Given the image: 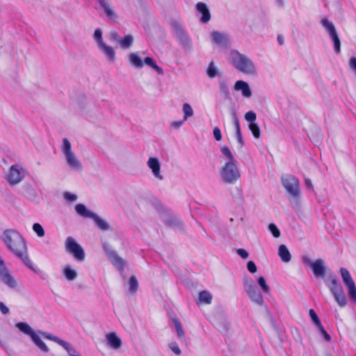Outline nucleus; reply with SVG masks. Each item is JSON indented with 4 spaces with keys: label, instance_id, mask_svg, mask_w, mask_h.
Wrapping results in <instances>:
<instances>
[{
    "label": "nucleus",
    "instance_id": "obj_9",
    "mask_svg": "<svg viewBox=\"0 0 356 356\" xmlns=\"http://www.w3.org/2000/svg\"><path fill=\"white\" fill-rule=\"evenodd\" d=\"M342 280L348 287V294L350 299L356 302V286L349 271L344 268L340 269Z\"/></svg>",
    "mask_w": 356,
    "mask_h": 356
},
{
    "label": "nucleus",
    "instance_id": "obj_29",
    "mask_svg": "<svg viewBox=\"0 0 356 356\" xmlns=\"http://www.w3.org/2000/svg\"><path fill=\"white\" fill-rule=\"evenodd\" d=\"M64 275L67 280H74L77 277L76 272L70 266L65 267L63 270Z\"/></svg>",
    "mask_w": 356,
    "mask_h": 356
},
{
    "label": "nucleus",
    "instance_id": "obj_10",
    "mask_svg": "<svg viewBox=\"0 0 356 356\" xmlns=\"http://www.w3.org/2000/svg\"><path fill=\"white\" fill-rule=\"evenodd\" d=\"M24 170L17 165H12L8 175V180L11 185L19 183L24 178Z\"/></svg>",
    "mask_w": 356,
    "mask_h": 356
},
{
    "label": "nucleus",
    "instance_id": "obj_5",
    "mask_svg": "<svg viewBox=\"0 0 356 356\" xmlns=\"http://www.w3.org/2000/svg\"><path fill=\"white\" fill-rule=\"evenodd\" d=\"M224 180L227 183L233 184L240 178V172L234 162H227L221 172Z\"/></svg>",
    "mask_w": 356,
    "mask_h": 356
},
{
    "label": "nucleus",
    "instance_id": "obj_15",
    "mask_svg": "<svg viewBox=\"0 0 356 356\" xmlns=\"http://www.w3.org/2000/svg\"><path fill=\"white\" fill-rule=\"evenodd\" d=\"M314 274L316 277H323L325 275V268L323 261L318 259L311 264Z\"/></svg>",
    "mask_w": 356,
    "mask_h": 356
},
{
    "label": "nucleus",
    "instance_id": "obj_30",
    "mask_svg": "<svg viewBox=\"0 0 356 356\" xmlns=\"http://www.w3.org/2000/svg\"><path fill=\"white\" fill-rule=\"evenodd\" d=\"M71 356H78L76 350L67 342L62 340L60 344Z\"/></svg>",
    "mask_w": 356,
    "mask_h": 356
},
{
    "label": "nucleus",
    "instance_id": "obj_52",
    "mask_svg": "<svg viewBox=\"0 0 356 356\" xmlns=\"http://www.w3.org/2000/svg\"><path fill=\"white\" fill-rule=\"evenodd\" d=\"M170 348L172 350V351L175 353L176 355H180L181 354V350L179 348L178 345L176 343H172L170 345Z\"/></svg>",
    "mask_w": 356,
    "mask_h": 356
},
{
    "label": "nucleus",
    "instance_id": "obj_42",
    "mask_svg": "<svg viewBox=\"0 0 356 356\" xmlns=\"http://www.w3.org/2000/svg\"><path fill=\"white\" fill-rule=\"evenodd\" d=\"M207 75L210 78H213L217 75V70L214 66L213 63H211L207 70Z\"/></svg>",
    "mask_w": 356,
    "mask_h": 356
},
{
    "label": "nucleus",
    "instance_id": "obj_33",
    "mask_svg": "<svg viewBox=\"0 0 356 356\" xmlns=\"http://www.w3.org/2000/svg\"><path fill=\"white\" fill-rule=\"evenodd\" d=\"M129 291L132 293H136L138 287V283L136 277L134 275L130 277L129 280Z\"/></svg>",
    "mask_w": 356,
    "mask_h": 356
},
{
    "label": "nucleus",
    "instance_id": "obj_40",
    "mask_svg": "<svg viewBox=\"0 0 356 356\" xmlns=\"http://www.w3.org/2000/svg\"><path fill=\"white\" fill-rule=\"evenodd\" d=\"M232 121L235 129L236 134H237V133L241 132L240 122L235 112L232 113Z\"/></svg>",
    "mask_w": 356,
    "mask_h": 356
},
{
    "label": "nucleus",
    "instance_id": "obj_4",
    "mask_svg": "<svg viewBox=\"0 0 356 356\" xmlns=\"http://www.w3.org/2000/svg\"><path fill=\"white\" fill-rule=\"evenodd\" d=\"M328 287L337 303L341 307H344L347 303L346 295L336 276L331 277L330 284L328 285Z\"/></svg>",
    "mask_w": 356,
    "mask_h": 356
},
{
    "label": "nucleus",
    "instance_id": "obj_39",
    "mask_svg": "<svg viewBox=\"0 0 356 356\" xmlns=\"http://www.w3.org/2000/svg\"><path fill=\"white\" fill-rule=\"evenodd\" d=\"M309 314L311 319L312 320V321L316 326L321 325V321H320L319 318L318 317V315L316 314V313L315 312V311L313 309H309Z\"/></svg>",
    "mask_w": 356,
    "mask_h": 356
},
{
    "label": "nucleus",
    "instance_id": "obj_7",
    "mask_svg": "<svg viewBox=\"0 0 356 356\" xmlns=\"http://www.w3.org/2000/svg\"><path fill=\"white\" fill-rule=\"evenodd\" d=\"M67 252L72 254L76 261H83L85 253L83 248L72 237H67L65 242Z\"/></svg>",
    "mask_w": 356,
    "mask_h": 356
},
{
    "label": "nucleus",
    "instance_id": "obj_3",
    "mask_svg": "<svg viewBox=\"0 0 356 356\" xmlns=\"http://www.w3.org/2000/svg\"><path fill=\"white\" fill-rule=\"evenodd\" d=\"M232 63L235 68L245 74H254L255 68L252 60L236 50L231 51Z\"/></svg>",
    "mask_w": 356,
    "mask_h": 356
},
{
    "label": "nucleus",
    "instance_id": "obj_8",
    "mask_svg": "<svg viewBox=\"0 0 356 356\" xmlns=\"http://www.w3.org/2000/svg\"><path fill=\"white\" fill-rule=\"evenodd\" d=\"M321 23L328 31L330 36L333 41L335 51L337 53H339L341 51V42L334 24L329 22L326 17L323 18Z\"/></svg>",
    "mask_w": 356,
    "mask_h": 356
},
{
    "label": "nucleus",
    "instance_id": "obj_22",
    "mask_svg": "<svg viewBox=\"0 0 356 356\" xmlns=\"http://www.w3.org/2000/svg\"><path fill=\"white\" fill-rule=\"evenodd\" d=\"M99 4L103 8L106 15L110 18L115 17V13L112 10L108 0H97Z\"/></svg>",
    "mask_w": 356,
    "mask_h": 356
},
{
    "label": "nucleus",
    "instance_id": "obj_54",
    "mask_svg": "<svg viewBox=\"0 0 356 356\" xmlns=\"http://www.w3.org/2000/svg\"><path fill=\"white\" fill-rule=\"evenodd\" d=\"M349 66L356 72V57L353 56L349 60Z\"/></svg>",
    "mask_w": 356,
    "mask_h": 356
},
{
    "label": "nucleus",
    "instance_id": "obj_23",
    "mask_svg": "<svg viewBox=\"0 0 356 356\" xmlns=\"http://www.w3.org/2000/svg\"><path fill=\"white\" fill-rule=\"evenodd\" d=\"M16 327L25 334L29 335L31 338L35 333L31 326L26 323L20 322L16 324Z\"/></svg>",
    "mask_w": 356,
    "mask_h": 356
},
{
    "label": "nucleus",
    "instance_id": "obj_45",
    "mask_svg": "<svg viewBox=\"0 0 356 356\" xmlns=\"http://www.w3.org/2000/svg\"><path fill=\"white\" fill-rule=\"evenodd\" d=\"M221 151L225 156H226L229 160L232 161L231 162H232L234 160V158L228 147H222L221 148Z\"/></svg>",
    "mask_w": 356,
    "mask_h": 356
},
{
    "label": "nucleus",
    "instance_id": "obj_43",
    "mask_svg": "<svg viewBox=\"0 0 356 356\" xmlns=\"http://www.w3.org/2000/svg\"><path fill=\"white\" fill-rule=\"evenodd\" d=\"M63 152L64 154L65 155L67 154L72 152V149H71L70 142L67 138H64L63 140Z\"/></svg>",
    "mask_w": 356,
    "mask_h": 356
},
{
    "label": "nucleus",
    "instance_id": "obj_51",
    "mask_svg": "<svg viewBox=\"0 0 356 356\" xmlns=\"http://www.w3.org/2000/svg\"><path fill=\"white\" fill-rule=\"evenodd\" d=\"M43 336L44 337V338L54 341L58 343V344H60V341H62V339H59L58 337H56L48 333H43Z\"/></svg>",
    "mask_w": 356,
    "mask_h": 356
},
{
    "label": "nucleus",
    "instance_id": "obj_24",
    "mask_svg": "<svg viewBox=\"0 0 356 356\" xmlns=\"http://www.w3.org/2000/svg\"><path fill=\"white\" fill-rule=\"evenodd\" d=\"M129 60L135 67L141 68L143 66L141 58L136 53H131L129 54Z\"/></svg>",
    "mask_w": 356,
    "mask_h": 356
},
{
    "label": "nucleus",
    "instance_id": "obj_1",
    "mask_svg": "<svg viewBox=\"0 0 356 356\" xmlns=\"http://www.w3.org/2000/svg\"><path fill=\"white\" fill-rule=\"evenodd\" d=\"M2 239L7 247L18 257H19L25 265L33 270V268L31 260L26 254V245L22 236L14 229H7L4 232Z\"/></svg>",
    "mask_w": 356,
    "mask_h": 356
},
{
    "label": "nucleus",
    "instance_id": "obj_57",
    "mask_svg": "<svg viewBox=\"0 0 356 356\" xmlns=\"http://www.w3.org/2000/svg\"><path fill=\"white\" fill-rule=\"evenodd\" d=\"M236 139H237L238 143L240 144L241 147H242L244 145V143L243 140L241 132L237 133V134H236Z\"/></svg>",
    "mask_w": 356,
    "mask_h": 356
},
{
    "label": "nucleus",
    "instance_id": "obj_34",
    "mask_svg": "<svg viewBox=\"0 0 356 356\" xmlns=\"http://www.w3.org/2000/svg\"><path fill=\"white\" fill-rule=\"evenodd\" d=\"M173 323L179 338L182 339L184 337L185 333L182 328V325L178 318L173 320Z\"/></svg>",
    "mask_w": 356,
    "mask_h": 356
},
{
    "label": "nucleus",
    "instance_id": "obj_18",
    "mask_svg": "<svg viewBox=\"0 0 356 356\" xmlns=\"http://www.w3.org/2000/svg\"><path fill=\"white\" fill-rule=\"evenodd\" d=\"M75 210L79 215H80L84 218H91L92 217V216L95 214L92 211L88 210L86 209V207H85V205L83 204H77L75 206Z\"/></svg>",
    "mask_w": 356,
    "mask_h": 356
},
{
    "label": "nucleus",
    "instance_id": "obj_48",
    "mask_svg": "<svg viewBox=\"0 0 356 356\" xmlns=\"http://www.w3.org/2000/svg\"><path fill=\"white\" fill-rule=\"evenodd\" d=\"M102 33L100 29H96L94 33V38L95 40L98 42L99 47L100 46L101 42H103L102 40Z\"/></svg>",
    "mask_w": 356,
    "mask_h": 356
},
{
    "label": "nucleus",
    "instance_id": "obj_16",
    "mask_svg": "<svg viewBox=\"0 0 356 356\" xmlns=\"http://www.w3.org/2000/svg\"><path fill=\"white\" fill-rule=\"evenodd\" d=\"M234 89L236 90H241L243 95L245 97H249L252 95L248 84L243 81H237L235 83Z\"/></svg>",
    "mask_w": 356,
    "mask_h": 356
},
{
    "label": "nucleus",
    "instance_id": "obj_41",
    "mask_svg": "<svg viewBox=\"0 0 356 356\" xmlns=\"http://www.w3.org/2000/svg\"><path fill=\"white\" fill-rule=\"evenodd\" d=\"M268 229L270 231L272 235L275 238H278L280 236V232L278 227L274 223H270L268 225Z\"/></svg>",
    "mask_w": 356,
    "mask_h": 356
},
{
    "label": "nucleus",
    "instance_id": "obj_36",
    "mask_svg": "<svg viewBox=\"0 0 356 356\" xmlns=\"http://www.w3.org/2000/svg\"><path fill=\"white\" fill-rule=\"evenodd\" d=\"M257 282L264 293H270V288L268 285L266 284V282L264 277L260 276L257 280Z\"/></svg>",
    "mask_w": 356,
    "mask_h": 356
},
{
    "label": "nucleus",
    "instance_id": "obj_28",
    "mask_svg": "<svg viewBox=\"0 0 356 356\" xmlns=\"http://www.w3.org/2000/svg\"><path fill=\"white\" fill-rule=\"evenodd\" d=\"M144 63L154 69L159 74H163V70L156 65L152 58L148 56L145 58Z\"/></svg>",
    "mask_w": 356,
    "mask_h": 356
},
{
    "label": "nucleus",
    "instance_id": "obj_44",
    "mask_svg": "<svg viewBox=\"0 0 356 356\" xmlns=\"http://www.w3.org/2000/svg\"><path fill=\"white\" fill-rule=\"evenodd\" d=\"M257 115L256 113L253 111H248L245 115V119L250 122V123H254V121L256 120Z\"/></svg>",
    "mask_w": 356,
    "mask_h": 356
},
{
    "label": "nucleus",
    "instance_id": "obj_55",
    "mask_svg": "<svg viewBox=\"0 0 356 356\" xmlns=\"http://www.w3.org/2000/svg\"><path fill=\"white\" fill-rule=\"evenodd\" d=\"M110 39L112 41H116V42H120V41L119 35H118V33L116 31H112L111 33V34H110Z\"/></svg>",
    "mask_w": 356,
    "mask_h": 356
},
{
    "label": "nucleus",
    "instance_id": "obj_50",
    "mask_svg": "<svg viewBox=\"0 0 356 356\" xmlns=\"http://www.w3.org/2000/svg\"><path fill=\"white\" fill-rule=\"evenodd\" d=\"M64 197L69 202H74L77 199V196L76 195L68 192L64 193Z\"/></svg>",
    "mask_w": 356,
    "mask_h": 356
},
{
    "label": "nucleus",
    "instance_id": "obj_6",
    "mask_svg": "<svg viewBox=\"0 0 356 356\" xmlns=\"http://www.w3.org/2000/svg\"><path fill=\"white\" fill-rule=\"evenodd\" d=\"M282 184L286 191L293 197H298L300 195L299 181L293 175H286L282 178Z\"/></svg>",
    "mask_w": 356,
    "mask_h": 356
},
{
    "label": "nucleus",
    "instance_id": "obj_49",
    "mask_svg": "<svg viewBox=\"0 0 356 356\" xmlns=\"http://www.w3.org/2000/svg\"><path fill=\"white\" fill-rule=\"evenodd\" d=\"M213 133L214 138L217 141H220L222 139L221 131L218 127H214Z\"/></svg>",
    "mask_w": 356,
    "mask_h": 356
},
{
    "label": "nucleus",
    "instance_id": "obj_11",
    "mask_svg": "<svg viewBox=\"0 0 356 356\" xmlns=\"http://www.w3.org/2000/svg\"><path fill=\"white\" fill-rule=\"evenodd\" d=\"M247 293L252 301L259 305H262L264 304L262 295L254 285H250L248 286Z\"/></svg>",
    "mask_w": 356,
    "mask_h": 356
},
{
    "label": "nucleus",
    "instance_id": "obj_32",
    "mask_svg": "<svg viewBox=\"0 0 356 356\" xmlns=\"http://www.w3.org/2000/svg\"><path fill=\"white\" fill-rule=\"evenodd\" d=\"M113 264L120 270H123L125 265L124 260L118 255L113 257Z\"/></svg>",
    "mask_w": 356,
    "mask_h": 356
},
{
    "label": "nucleus",
    "instance_id": "obj_35",
    "mask_svg": "<svg viewBox=\"0 0 356 356\" xmlns=\"http://www.w3.org/2000/svg\"><path fill=\"white\" fill-rule=\"evenodd\" d=\"M183 111L184 113V120H186L189 117L193 115V110L191 105L188 103H184L183 105Z\"/></svg>",
    "mask_w": 356,
    "mask_h": 356
},
{
    "label": "nucleus",
    "instance_id": "obj_26",
    "mask_svg": "<svg viewBox=\"0 0 356 356\" xmlns=\"http://www.w3.org/2000/svg\"><path fill=\"white\" fill-rule=\"evenodd\" d=\"M91 218L93 219L95 224L100 229L105 231L109 229V225L97 214L95 213Z\"/></svg>",
    "mask_w": 356,
    "mask_h": 356
},
{
    "label": "nucleus",
    "instance_id": "obj_2",
    "mask_svg": "<svg viewBox=\"0 0 356 356\" xmlns=\"http://www.w3.org/2000/svg\"><path fill=\"white\" fill-rule=\"evenodd\" d=\"M2 239L7 247L18 257H19L25 265L33 270V268L31 260L26 254V245L22 236L14 229H7L4 232Z\"/></svg>",
    "mask_w": 356,
    "mask_h": 356
},
{
    "label": "nucleus",
    "instance_id": "obj_59",
    "mask_svg": "<svg viewBox=\"0 0 356 356\" xmlns=\"http://www.w3.org/2000/svg\"><path fill=\"white\" fill-rule=\"evenodd\" d=\"M277 41H278V43L280 45H282L284 44V38H283V36L281 35H278V36H277Z\"/></svg>",
    "mask_w": 356,
    "mask_h": 356
},
{
    "label": "nucleus",
    "instance_id": "obj_12",
    "mask_svg": "<svg viewBox=\"0 0 356 356\" xmlns=\"http://www.w3.org/2000/svg\"><path fill=\"white\" fill-rule=\"evenodd\" d=\"M195 7L198 13L202 14L200 21L202 23H207L209 22L211 19V14L206 3L203 2H198Z\"/></svg>",
    "mask_w": 356,
    "mask_h": 356
},
{
    "label": "nucleus",
    "instance_id": "obj_20",
    "mask_svg": "<svg viewBox=\"0 0 356 356\" xmlns=\"http://www.w3.org/2000/svg\"><path fill=\"white\" fill-rule=\"evenodd\" d=\"M211 36H212L213 40L218 44L224 45V44H227V37L224 34H222L218 31H213L211 33Z\"/></svg>",
    "mask_w": 356,
    "mask_h": 356
},
{
    "label": "nucleus",
    "instance_id": "obj_21",
    "mask_svg": "<svg viewBox=\"0 0 356 356\" xmlns=\"http://www.w3.org/2000/svg\"><path fill=\"white\" fill-rule=\"evenodd\" d=\"M99 48L104 51V53L106 54V56L111 60H115V51L114 49L105 44L104 42H101Z\"/></svg>",
    "mask_w": 356,
    "mask_h": 356
},
{
    "label": "nucleus",
    "instance_id": "obj_56",
    "mask_svg": "<svg viewBox=\"0 0 356 356\" xmlns=\"http://www.w3.org/2000/svg\"><path fill=\"white\" fill-rule=\"evenodd\" d=\"M0 311L3 314H6L9 312V309L4 305L3 302H0Z\"/></svg>",
    "mask_w": 356,
    "mask_h": 356
},
{
    "label": "nucleus",
    "instance_id": "obj_27",
    "mask_svg": "<svg viewBox=\"0 0 356 356\" xmlns=\"http://www.w3.org/2000/svg\"><path fill=\"white\" fill-rule=\"evenodd\" d=\"M212 296L207 291H202L199 293V302L209 305L211 303Z\"/></svg>",
    "mask_w": 356,
    "mask_h": 356
},
{
    "label": "nucleus",
    "instance_id": "obj_53",
    "mask_svg": "<svg viewBox=\"0 0 356 356\" xmlns=\"http://www.w3.org/2000/svg\"><path fill=\"white\" fill-rule=\"evenodd\" d=\"M237 253L239 256H241L243 259H247L249 256L248 252L242 248H239L237 250Z\"/></svg>",
    "mask_w": 356,
    "mask_h": 356
},
{
    "label": "nucleus",
    "instance_id": "obj_58",
    "mask_svg": "<svg viewBox=\"0 0 356 356\" xmlns=\"http://www.w3.org/2000/svg\"><path fill=\"white\" fill-rule=\"evenodd\" d=\"M182 124H183L182 121H174V122H171L170 125L172 127L178 129L182 125Z\"/></svg>",
    "mask_w": 356,
    "mask_h": 356
},
{
    "label": "nucleus",
    "instance_id": "obj_31",
    "mask_svg": "<svg viewBox=\"0 0 356 356\" xmlns=\"http://www.w3.org/2000/svg\"><path fill=\"white\" fill-rule=\"evenodd\" d=\"M133 41V37L131 35H127L120 40V43L122 47L127 49L132 45Z\"/></svg>",
    "mask_w": 356,
    "mask_h": 356
},
{
    "label": "nucleus",
    "instance_id": "obj_37",
    "mask_svg": "<svg viewBox=\"0 0 356 356\" xmlns=\"http://www.w3.org/2000/svg\"><path fill=\"white\" fill-rule=\"evenodd\" d=\"M249 129L252 131L254 138H259L260 137V129L256 123H250Z\"/></svg>",
    "mask_w": 356,
    "mask_h": 356
},
{
    "label": "nucleus",
    "instance_id": "obj_13",
    "mask_svg": "<svg viewBox=\"0 0 356 356\" xmlns=\"http://www.w3.org/2000/svg\"><path fill=\"white\" fill-rule=\"evenodd\" d=\"M147 165L156 178L163 179V177L160 173V163L156 158L150 157L147 161Z\"/></svg>",
    "mask_w": 356,
    "mask_h": 356
},
{
    "label": "nucleus",
    "instance_id": "obj_14",
    "mask_svg": "<svg viewBox=\"0 0 356 356\" xmlns=\"http://www.w3.org/2000/svg\"><path fill=\"white\" fill-rule=\"evenodd\" d=\"M106 340L108 345L113 349H118L122 345L121 339L115 332L108 333L106 335Z\"/></svg>",
    "mask_w": 356,
    "mask_h": 356
},
{
    "label": "nucleus",
    "instance_id": "obj_38",
    "mask_svg": "<svg viewBox=\"0 0 356 356\" xmlns=\"http://www.w3.org/2000/svg\"><path fill=\"white\" fill-rule=\"evenodd\" d=\"M33 229L39 237H42L44 236V230L40 223H34L33 225Z\"/></svg>",
    "mask_w": 356,
    "mask_h": 356
},
{
    "label": "nucleus",
    "instance_id": "obj_47",
    "mask_svg": "<svg viewBox=\"0 0 356 356\" xmlns=\"http://www.w3.org/2000/svg\"><path fill=\"white\" fill-rule=\"evenodd\" d=\"M247 268L249 272L251 273H254L257 272V268L256 264L252 261H249L247 264Z\"/></svg>",
    "mask_w": 356,
    "mask_h": 356
},
{
    "label": "nucleus",
    "instance_id": "obj_25",
    "mask_svg": "<svg viewBox=\"0 0 356 356\" xmlns=\"http://www.w3.org/2000/svg\"><path fill=\"white\" fill-rule=\"evenodd\" d=\"M31 339L41 350L44 353L49 351V348L47 345L42 341L40 337L36 333L32 336Z\"/></svg>",
    "mask_w": 356,
    "mask_h": 356
},
{
    "label": "nucleus",
    "instance_id": "obj_19",
    "mask_svg": "<svg viewBox=\"0 0 356 356\" xmlns=\"http://www.w3.org/2000/svg\"><path fill=\"white\" fill-rule=\"evenodd\" d=\"M67 164L74 169H79L81 167V163L76 159L73 152L65 155Z\"/></svg>",
    "mask_w": 356,
    "mask_h": 356
},
{
    "label": "nucleus",
    "instance_id": "obj_17",
    "mask_svg": "<svg viewBox=\"0 0 356 356\" xmlns=\"http://www.w3.org/2000/svg\"><path fill=\"white\" fill-rule=\"evenodd\" d=\"M278 254L284 262H289L291 261V255L288 248L285 245H280L278 249Z\"/></svg>",
    "mask_w": 356,
    "mask_h": 356
},
{
    "label": "nucleus",
    "instance_id": "obj_60",
    "mask_svg": "<svg viewBox=\"0 0 356 356\" xmlns=\"http://www.w3.org/2000/svg\"><path fill=\"white\" fill-rule=\"evenodd\" d=\"M305 184H306V186H307L308 188H309V187H312V182H311V181H310L309 179H305Z\"/></svg>",
    "mask_w": 356,
    "mask_h": 356
},
{
    "label": "nucleus",
    "instance_id": "obj_46",
    "mask_svg": "<svg viewBox=\"0 0 356 356\" xmlns=\"http://www.w3.org/2000/svg\"><path fill=\"white\" fill-rule=\"evenodd\" d=\"M316 327L318 328L321 333L323 335L325 339L327 341H330L331 340V337H330V334L327 332V331L325 330V328L323 327L322 324H321V325H318Z\"/></svg>",
    "mask_w": 356,
    "mask_h": 356
}]
</instances>
